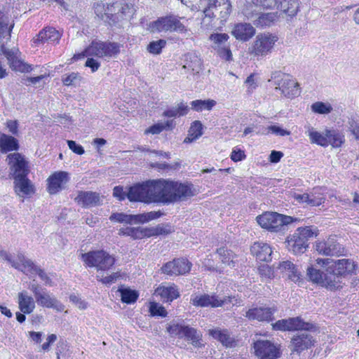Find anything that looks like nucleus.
Masks as SVG:
<instances>
[{"label": "nucleus", "instance_id": "nucleus-8", "mask_svg": "<svg viewBox=\"0 0 359 359\" xmlns=\"http://www.w3.org/2000/svg\"><path fill=\"white\" fill-rule=\"evenodd\" d=\"M269 82L276 86L275 89L281 91V94L288 98H292L299 95V84L289 74L276 71L271 74Z\"/></svg>", "mask_w": 359, "mask_h": 359}, {"label": "nucleus", "instance_id": "nucleus-16", "mask_svg": "<svg viewBox=\"0 0 359 359\" xmlns=\"http://www.w3.org/2000/svg\"><path fill=\"white\" fill-rule=\"evenodd\" d=\"M151 29L153 32L170 31L183 32L185 31V27L177 16L168 15L154 21L152 23Z\"/></svg>", "mask_w": 359, "mask_h": 359}, {"label": "nucleus", "instance_id": "nucleus-40", "mask_svg": "<svg viewBox=\"0 0 359 359\" xmlns=\"http://www.w3.org/2000/svg\"><path fill=\"white\" fill-rule=\"evenodd\" d=\"M348 131H349L354 138L359 140V115L351 114L348 116L346 123Z\"/></svg>", "mask_w": 359, "mask_h": 359}, {"label": "nucleus", "instance_id": "nucleus-64", "mask_svg": "<svg viewBox=\"0 0 359 359\" xmlns=\"http://www.w3.org/2000/svg\"><path fill=\"white\" fill-rule=\"evenodd\" d=\"M67 143L69 148L74 153L79 154V155H81V154H84L85 150H84L83 147L81 144H77L75 141L67 140Z\"/></svg>", "mask_w": 359, "mask_h": 359}, {"label": "nucleus", "instance_id": "nucleus-20", "mask_svg": "<svg viewBox=\"0 0 359 359\" xmlns=\"http://www.w3.org/2000/svg\"><path fill=\"white\" fill-rule=\"evenodd\" d=\"M277 41V37L271 34H261L256 37L252 46L251 53L257 56H263L268 54Z\"/></svg>", "mask_w": 359, "mask_h": 359}, {"label": "nucleus", "instance_id": "nucleus-44", "mask_svg": "<svg viewBox=\"0 0 359 359\" xmlns=\"http://www.w3.org/2000/svg\"><path fill=\"white\" fill-rule=\"evenodd\" d=\"M191 108L196 111H201L204 109L210 110L216 104L213 100H196L190 103Z\"/></svg>", "mask_w": 359, "mask_h": 359}, {"label": "nucleus", "instance_id": "nucleus-43", "mask_svg": "<svg viewBox=\"0 0 359 359\" xmlns=\"http://www.w3.org/2000/svg\"><path fill=\"white\" fill-rule=\"evenodd\" d=\"M326 135L327 146L331 144L334 147H339L344 142V135L334 130H326Z\"/></svg>", "mask_w": 359, "mask_h": 359}, {"label": "nucleus", "instance_id": "nucleus-52", "mask_svg": "<svg viewBox=\"0 0 359 359\" xmlns=\"http://www.w3.org/2000/svg\"><path fill=\"white\" fill-rule=\"evenodd\" d=\"M149 313L151 316L166 317L168 312L164 306L156 302H151L149 306Z\"/></svg>", "mask_w": 359, "mask_h": 359}, {"label": "nucleus", "instance_id": "nucleus-63", "mask_svg": "<svg viewBox=\"0 0 359 359\" xmlns=\"http://www.w3.org/2000/svg\"><path fill=\"white\" fill-rule=\"evenodd\" d=\"M268 130L269 132H271V133L278 136H286L290 134V131L276 125L269 126Z\"/></svg>", "mask_w": 359, "mask_h": 359}, {"label": "nucleus", "instance_id": "nucleus-47", "mask_svg": "<svg viewBox=\"0 0 359 359\" xmlns=\"http://www.w3.org/2000/svg\"><path fill=\"white\" fill-rule=\"evenodd\" d=\"M312 111L319 114H328L332 111V107L330 103L316 102L311 106Z\"/></svg>", "mask_w": 359, "mask_h": 359}, {"label": "nucleus", "instance_id": "nucleus-49", "mask_svg": "<svg viewBox=\"0 0 359 359\" xmlns=\"http://www.w3.org/2000/svg\"><path fill=\"white\" fill-rule=\"evenodd\" d=\"M217 252L222 263L229 266L232 265V266H234L233 262V255L231 250H228L224 248H220L217 250Z\"/></svg>", "mask_w": 359, "mask_h": 359}, {"label": "nucleus", "instance_id": "nucleus-55", "mask_svg": "<svg viewBox=\"0 0 359 359\" xmlns=\"http://www.w3.org/2000/svg\"><path fill=\"white\" fill-rule=\"evenodd\" d=\"M166 127H169V121H167L166 123H155L144 130V134H152L157 135L161 133Z\"/></svg>", "mask_w": 359, "mask_h": 359}, {"label": "nucleus", "instance_id": "nucleus-34", "mask_svg": "<svg viewBox=\"0 0 359 359\" xmlns=\"http://www.w3.org/2000/svg\"><path fill=\"white\" fill-rule=\"evenodd\" d=\"M253 22L257 27H270L277 20L278 16L276 12H269L265 13L252 15Z\"/></svg>", "mask_w": 359, "mask_h": 359}, {"label": "nucleus", "instance_id": "nucleus-3", "mask_svg": "<svg viewBox=\"0 0 359 359\" xmlns=\"http://www.w3.org/2000/svg\"><path fill=\"white\" fill-rule=\"evenodd\" d=\"M135 9L133 4L124 1H116L108 5L104 13V20L110 26L118 27L123 21L129 20L135 14Z\"/></svg>", "mask_w": 359, "mask_h": 359}, {"label": "nucleus", "instance_id": "nucleus-45", "mask_svg": "<svg viewBox=\"0 0 359 359\" xmlns=\"http://www.w3.org/2000/svg\"><path fill=\"white\" fill-rule=\"evenodd\" d=\"M308 135L310 138L311 142L317 144L322 147L327 146V137L326 135V133L325 135H322L320 133L314 130L312 128H309L308 130Z\"/></svg>", "mask_w": 359, "mask_h": 359}, {"label": "nucleus", "instance_id": "nucleus-61", "mask_svg": "<svg viewBox=\"0 0 359 359\" xmlns=\"http://www.w3.org/2000/svg\"><path fill=\"white\" fill-rule=\"evenodd\" d=\"M8 18L0 11V37H4L8 29Z\"/></svg>", "mask_w": 359, "mask_h": 359}, {"label": "nucleus", "instance_id": "nucleus-59", "mask_svg": "<svg viewBox=\"0 0 359 359\" xmlns=\"http://www.w3.org/2000/svg\"><path fill=\"white\" fill-rule=\"evenodd\" d=\"M156 236L168 235L172 231V226L169 224H161L155 226Z\"/></svg>", "mask_w": 359, "mask_h": 359}, {"label": "nucleus", "instance_id": "nucleus-17", "mask_svg": "<svg viewBox=\"0 0 359 359\" xmlns=\"http://www.w3.org/2000/svg\"><path fill=\"white\" fill-rule=\"evenodd\" d=\"M256 356L259 359H277L280 356L279 348L269 340H258L254 343Z\"/></svg>", "mask_w": 359, "mask_h": 359}, {"label": "nucleus", "instance_id": "nucleus-7", "mask_svg": "<svg viewBox=\"0 0 359 359\" xmlns=\"http://www.w3.org/2000/svg\"><path fill=\"white\" fill-rule=\"evenodd\" d=\"M81 259L88 266L95 267L98 273L109 270L115 264V259L104 250L81 254Z\"/></svg>", "mask_w": 359, "mask_h": 359}, {"label": "nucleus", "instance_id": "nucleus-60", "mask_svg": "<svg viewBox=\"0 0 359 359\" xmlns=\"http://www.w3.org/2000/svg\"><path fill=\"white\" fill-rule=\"evenodd\" d=\"M258 272L262 277L266 278L271 279L273 277V271L267 264L261 265L258 268Z\"/></svg>", "mask_w": 359, "mask_h": 359}, {"label": "nucleus", "instance_id": "nucleus-51", "mask_svg": "<svg viewBox=\"0 0 359 359\" xmlns=\"http://www.w3.org/2000/svg\"><path fill=\"white\" fill-rule=\"evenodd\" d=\"M166 41L164 39L154 41L147 46V50L152 54L158 55L161 53L162 49L165 46Z\"/></svg>", "mask_w": 359, "mask_h": 359}, {"label": "nucleus", "instance_id": "nucleus-54", "mask_svg": "<svg viewBox=\"0 0 359 359\" xmlns=\"http://www.w3.org/2000/svg\"><path fill=\"white\" fill-rule=\"evenodd\" d=\"M118 235L130 236L133 239H140V226L121 228L118 230Z\"/></svg>", "mask_w": 359, "mask_h": 359}, {"label": "nucleus", "instance_id": "nucleus-39", "mask_svg": "<svg viewBox=\"0 0 359 359\" xmlns=\"http://www.w3.org/2000/svg\"><path fill=\"white\" fill-rule=\"evenodd\" d=\"M109 219L111 222H116L119 223H126V224H138V217L137 215H128L123 212H114L112 213Z\"/></svg>", "mask_w": 359, "mask_h": 359}, {"label": "nucleus", "instance_id": "nucleus-48", "mask_svg": "<svg viewBox=\"0 0 359 359\" xmlns=\"http://www.w3.org/2000/svg\"><path fill=\"white\" fill-rule=\"evenodd\" d=\"M10 68L15 72H30L32 70L31 65L24 62L23 61L16 58L9 64Z\"/></svg>", "mask_w": 359, "mask_h": 359}, {"label": "nucleus", "instance_id": "nucleus-38", "mask_svg": "<svg viewBox=\"0 0 359 359\" xmlns=\"http://www.w3.org/2000/svg\"><path fill=\"white\" fill-rule=\"evenodd\" d=\"M184 65L183 67L198 72L201 70V60L195 53H188L184 55Z\"/></svg>", "mask_w": 359, "mask_h": 359}, {"label": "nucleus", "instance_id": "nucleus-10", "mask_svg": "<svg viewBox=\"0 0 359 359\" xmlns=\"http://www.w3.org/2000/svg\"><path fill=\"white\" fill-rule=\"evenodd\" d=\"M313 234L309 226L298 228L292 235L287 237V248L294 255L303 254L309 247L308 241Z\"/></svg>", "mask_w": 359, "mask_h": 359}, {"label": "nucleus", "instance_id": "nucleus-19", "mask_svg": "<svg viewBox=\"0 0 359 359\" xmlns=\"http://www.w3.org/2000/svg\"><path fill=\"white\" fill-rule=\"evenodd\" d=\"M272 327L273 330L280 331H292L299 328L312 330L314 328L313 325L304 322L299 317L279 320L272 324Z\"/></svg>", "mask_w": 359, "mask_h": 359}, {"label": "nucleus", "instance_id": "nucleus-50", "mask_svg": "<svg viewBox=\"0 0 359 359\" xmlns=\"http://www.w3.org/2000/svg\"><path fill=\"white\" fill-rule=\"evenodd\" d=\"M163 215H164V212H161V210L151 211L147 213L139 214L137 215L138 224L148 222L151 220L159 218Z\"/></svg>", "mask_w": 359, "mask_h": 359}, {"label": "nucleus", "instance_id": "nucleus-23", "mask_svg": "<svg viewBox=\"0 0 359 359\" xmlns=\"http://www.w3.org/2000/svg\"><path fill=\"white\" fill-rule=\"evenodd\" d=\"M15 194L19 196H29L34 193L35 189L28 175L12 178Z\"/></svg>", "mask_w": 359, "mask_h": 359}, {"label": "nucleus", "instance_id": "nucleus-30", "mask_svg": "<svg viewBox=\"0 0 359 359\" xmlns=\"http://www.w3.org/2000/svg\"><path fill=\"white\" fill-rule=\"evenodd\" d=\"M75 201L81 204L83 207L97 206L101 204L102 200L100 194L93 191H80Z\"/></svg>", "mask_w": 359, "mask_h": 359}, {"label": "nucleus", "instance_id": "nucleus-12", "mask_svg": "<svg viewBox=\"0 0 359 359\" xmlns=\"http://www.w3.org/2000/svg\"><path fill=\"white\" fill-rule=\"evenodd\" d=\"M6 161L9 168L8 177L10 179L29 175L30 172L29 162L21 154L18 152L9 154L7 156Z\"/></svg>", "mask_w": 359, "mask_h": 359}, {"label": "nucleus", "instance_id": "nucleus-27", "mask_svg": "<svg viewBox=\"0 0 359 359\" xmlns=\"http://www.w3.org/2000/svg\"><path fill=\"white\" fill-rule=\"evenodd\" d=\"M326 266V272L324 273L323 286L331 290L341 287V278L330 264H321Z\"/></svg>", "mask_w": 359, "mask_h": 359}, {"label": "nucleus", "instance_id": "nucleus-42", "mask_svg": "<svg viewBox=\"0 0 359 359\" xmlns=\"http://www.w3.org/2000/svg\"><path fill=\"white\" fill-rule=\"evenodd\" d=\"M118 292L121 294L122 302L127 304H134L139 297L138 292L130 288H119Z\"/></svg>", "mask_w": 359, "mask_h": 359}, {"label": "nucleus", "instance_id": "nucleus-6", "mask_svg": "<svg viewBox=\"0 0 359 359\" xmlns=\"http://www.w3.org/2000/svg\"><path fill=\"white\" fill-rule=\"evenodd\" d=\"M121 45L109 41L93 40L84 50L83 56H94L100 58H113L120 53Z\"/></svg>", "mask_w": 359, "mask_h": 359}, {"label": "nucleus", "instance_id": "nucleus-41", "mask_svg": "<svg viewBox=\"0 0 359 359\" xmlns=\"http://www.w3.org/2000/svg\"><path fill=\"white\" fill-rule=\"evenodd\" d=\"M203 125L199 121H195L191 126L189 130V135L187 137L184 142L190 143L198 139L203 134Z\"/></svg>", "mask_w": 359, "mask_h": 359}, {"label": "nucleus", "instance_id": "nucleus-32", "mask_svg": "<svg viewBox=\"0 0 359 359\" xmlns=\"http://www.w3.org/2000/svg\"><path fill=\"white\" fill-rule=\"evenodd\" d=\"M209 334L215 339L219 341L224 346L232 347L235 343L234 339L227 330L215 328L209 330Z\"/></svg>", "mask_w": 359, "mask_h": 359}, {"label": "nucleus", "instance_id": "nucleus-25", "mask_svg": "<svg viewBox=\"0 0 359 359\" xmlns=\"http://www.w3.org/2000/svg\"><path fill=\"white\" fill-rule=\"evenodd\" d=\"M62 34L54 27H45L34 38V43H57Z\"/></svg>", "mask_w": 359, "mask_h": 359}, {"label": "nucleus", "instance_id": "nucleus-14", "mask_svg": "<svg viewBox=\"0 0 359 359\" xmlns=\"http://www.w3.org/2000/svg\"><path fill=\"white\" fill-rule=\"evenodd\" d=\"M316 251L325 256L339 257L344 255V248L337 239L336 236H330L327 239L316 243Z\"/></svg>", "mask_w": 359, "mask_h": 359}, {"label": "nucleus", "instance_id": "nucleus-53", "mask_svg": "<svg viewBox=\"0 0 359 359\" xmlns=\"http://www.w3.org/2000/svg\"><path fill=\"white\" fill-rule=\"evenodd\" d=\"M121 276L119 272L112 273L111 275L108 276H104V273H100L96 276V278L98 281H100L104 285H111L115 283L117 279Z\"/></svg>", "mask_w": 359, "mask_h": 359}, {"label": "nucleus", "instance_id": "nucleus-37", "mask_svg": "<svg viewBox=\"0 0 359 359\" xmlns=\"http://www.w3.org/2000/svg\"><path fill=\"white\" fill-rule=\"evenodd\" d=\"M261 6L266 8L280 9L285 13H288L290 15H295L297 12V10L290 11L287 7V2L286 0H258Z\"/></svg>", "mask_w": 359, "mask_h": 359}, {"label": "nucleus", "instance_id": "nucleus-58", "mask_svg": "<svg viewBox=\"0 0 359 359\" xmlns=\"http://www.w3.org/2000/svg\"><path fill=\"white\" fill-rule=\"evenodd\" d=\"M1 51L5 55L6 59L8 60V64L10 62H11L12 61H14L16 58H18V57H17V54L18 52V48H13L11 49H8V48H6L4 45H2L1 46Z\"/></svg>", "mask_w": 359, "mask_h": 359}, {"label": "nucleus", "instance_id": "nucleus-56", "mask_svg": "<svg viewBox=\"0 0 359 359\" xmlns=\"http://www.w3.org/2000/svg\"><path fill=\"white\" fill-rule=\"evenodd\" d=\"M309 197L310 198L309 199L308 205L311 207L319 206L323 203L325 200L321 194L316 195V193L314 192L309 194Z\"/></svg>", "mask_w": 359, "mask_h": 359}, {"label": "nucleus", "instance_id": "nucleus-13", "mask_svg": "<svg viewBox=\"0 0 359 359\" xmlns=\"http://www.w3.org/2000/svg\"><path fill=\"white\" fill-rule=\"evenodd\" d=\"M296 330L297 332L293 336L291 340V355H294V353L297 355L299 354L303 351L311 348L314 343L313 336L309 333V331L311 330L299 328Z\"/></svg>", "mask_w": 359, "mask_h": 359}, {"label": "nucleus", "instance_id": "nucleus-1", "mask_svg": "<svg viewBox=\"0 0 359 359\" xmlns=\"http://www.w3.org/2000/svg\"><path fill=\"white\" fill-rule=\"evenodd\" d=\"M158 190L160 191L161 203L164 205L181 201L196 194L193 184L165 179H159Z\"/></svg>", "mask_w": 359, "mask_h": 359}, {"label": "nucleus", "instance_id": "nucleus-62", "mask_svg": "<svg viewBox=\"0 0 359 359\" xmlns=\"http://www.w3.org/2000/svg\"><path fill=\"white\" fill-rule=\"evenodd\" d=\"M151 236H156L155 226L149 228H144L140 226V239L144 238L145 237L149 238Z\"/></svg>", "mask_w": 359, "mask_h": 359}, {"label": "nucleus", "instance_id": "nucleus-9", "mask_svg": "<svg viewBox=\"0 0 359 359\" xmlns=\"http://www.w3.org/2000/svg\"><path fill=\"white\" fill-rule=\"evenodd\" d=\"M203 10L205 18L220 19L221 22H225L230 15L232 6L229 0H208L204 1Z\"/></svg>", "mask_w": 359, "mask_h": 359}, {"label": "nucleus", "instance_id": "nucleus-22", "mask_svg": "<svg viewBox=\"0 0 359 359\" xmlns=\"http://www.w3.org/2000/svg\"><path fill=\"white\" fill-rule=\"evenodd\" d=\"M69 177L67 172L60 171L53 173L48 179V191L55 194L65 189V185L69 182Z\"/></svg>", "mask_w": 359, "mask_h": 359}, {"label": "nucleus", "instance_id": "nucleus-2", "mask_svg": "<svg viewBox=\"0 0 359 359\" xmlns=\"http://www.w3.org/2000/svg\"><path fill=\"white\" fill-rule=\"evenodd\" d=\"M158 186L159 179L136 184L129 188L127 198L130 201L161 203L159 200L161 197L160 191L158 190Z\"/></svg>", "mask_w": 359, "mask_h": 359}, {"label": "nucleus", "instance_id": "nucleus-57", "mask_svg": "<svg viewBox=\"0 0 359 359\" xmlns=\"http://www.w3.org/2000/svg\"><path fill=\"white\" fill-rule=\"evenodd\" d=\"M180 163H175L174 164H169L167 163H151L150 167L152 168H156L158 170H176L180 167Z\"/></svg>", "mask_w": 359, "mask_h": 359}, {"label": "nucleus", "instance_id": "nucleus-26", "mask_svg": "<svg viewBox=\"0 0 359 359\" xmlns=\"http://www.w3.org/2000/svg\"><path fill=\"white\" fill-rule=\"evenodd\" d=\"M35 299L38 305L43 307L51 308L57 311H61L64 309V306L46 288L38 294Z\"/></svg>", "mask_w": 359, "mask_h": 359}, {"label": "nucleus", "instance_id": "nucleus-21", "mask_svg": "<svg viewBox=\"0 0 359 359\" xmlns=\"http://www.w3.org/2000/svg\"><path fill=\"white\" fill-rule=\"evenodd\" d=\"M276 311L275 307H253L247 310L244 316L250 320L269 322L274 319L273 314Z\"/></svg>", "mask_w": 359, "mask_h": 359}, {"label": "nucleus", "instance_id": "nucleus-24", "mask_svg": "<svg viewBox=\"0 0 359 359\" xmlns=\"http://www.w3.org/2000/svg\"><path fill=\"white\" fill-rule=\"evenodd\" d=\"M191 303L197 307H208L217 308L222 306L224 302L219 299L216 295H209L204 294L201 295L191 296Z\"/></svg>", "mask_w": 359, "mask_h": 359}, {"label": "nucleus", "instance_id": "nucleus-46", "mask_svg": "<svg viewBox=\"0 0 359 359\" xmlns=\"http://www.w3.org/2000/svg\"><path fill=\"white\" fill-rule=\"evenodd\" d=\"M306 275L311 281L323 286L324 272L311 266L307 268Z\"/></svg>", "mask_w": 359, "mask_h": 359}, {"label": "nucleus", "instance_id": "nucleus-29", "mask_svg": "<svg viewBox=\"0 0 359 359\" xmlns=\"http://www.w3.org/2000/svg\"><path fill=\"white\" fill-rule=\"evenodd\" d=\"M277 269L280 272H287L288 278L293 282L300 285L303 282L302 276L298 266L294 264L292 262L287 260L280 262Z\"/></svg>", "mask_w": 359, "mask_h": 359}, {"label": "nucleus", "instance_id": "nucleus-36", "mask_svg": "<svg viewBox=\"0 0 359 359\" xmlns=\"http://www.w3.org/2000/svg\"><path fill=\"white\" fill-rule=\"evenodd\" d=\"M19 147L18 140L15 137L4 133L0 134V149L2 153L18 151Z\"/></svg>", "mask_w": 359, "mask_h": 359}, {"label": "nucleus", "instance_id": "nucleus-33", "mask_svg": "<svg viewBox=\"0 0 359 359\" xmlns=\"http://www.w3.org/2000/svg\"><path fill=\"white\" fill-rule=\"evenodd\" d=\"M156 292L165 302H171L180 297V292L174 284L168 286H159Z\"/></svg>", "mask_w": 359, "mask_h": 359}, {"label": "nucleus", "instance_id": "nucleus-18", "mask_svg": "<svg viewBox=\"0 0 359 359\" xmlns=\"http://www.w3.org/2000/svg\"><path fill=\"white\" fill-rule=\"evenodd\" d=\"M317 263L318 264H330L333 266V269L335 271L342 279L346 275L352 273L355 269V263L348 259H318Z\"/></svg>", "mask_w": 359, "mask_h": 359}, {"label": "nucleus", "instance_id": "nucleus-28", "mask_svg": "<svg viewBox=\"0 0 359 359\" xmlns=\"http://www.w3.org/2000/svg\"><path fill=\"white\" fill-rule=\"evenodd\" d=\"M250 252L257 259L261 262L271 260L272 250L270 245L262 242H255L250 248Z\"/></svg>", "mask_w": 359, "mask_h": 359}, {"label": "nucleus", "instance_id": "nucleus-15", "mask_svg": "<svg viewBox=\"0 0 359 359\" xmlns=\"http://www.w3.org/2000/svg\"><path fill=\"white\" fill-rule=\"evenodd\" d=\"M192 264L187 259L176 258L165 263L161 268V273L168 276H180L188 273Z\"/></svg>", "mask_w": 359, "mask_h": 359}, {"label": "nucleus", "instance_id": "nucleus-35", "mask_svg": "<svg viewBox=\"0 0 359 359\" xmlns=\"http://www.w3.org/2000/svg\"><path fill=\"white\" fill-rule=\"evenodd\" d=\"M18 305L20 311L27 314L31 313L35 309L34 299L27 294V291L18 293Z\"/></svg>", "mask_w": 359, "mask_h": 359}, {"label": "nucleus", "instance_id": "nucleus-5", "mask_svg": "<svg viewBox=\"0 0 359 359\" xmlns=\"http://www.w3.org/2000/svg\"><path fill=\"white\" fill-rule=\"evenodd\" d=\"M256 220L259 225L271 232H284L287 224H291L294 219L290 216L279 214L276 212H265L258 215Z\"/></svg>", "mask_w": 359, "mask_h": 359}, {"label": "nucleus", "instance_id": "nucleus-4", "mask_svg": "<svg viewBox=\"0 0 359 359\" xmlns=\"http://www.w3.org/2000/svg\"><path fill=\"white\" fill-rule=\"evenodd\" d=\"M0 258L7 261L13 268L23 271L24 269H27L31 273H36L39 278L45 283L46 285L51 286L52 280L48 274L40 267L35 265V264L22 253L18 254V261L13 259L11 254L5 250H0Z\"/></svg>", "mask_w": 359, "mask_h": 359}, {"label": "nucleus", "instance_id": "nucleus-31", "mask_svg": "<svg viewBox=\"0 0 359 359\" xmlns=\"http://www.w3.org/2000/svg\"><path fill=\"white\" fill-rule=\"evenodd\" d=\"M255 33L254 27L249 23L235 25L231 34L238 40L246 41L252 38Z\"/></svg>", "mask_w": 359, "mask_h": 359}, {"label": "nucleus", "instance_id": "nucleus-11", "mask_svg": "<svg viewBox=\"0 0 359 359\" xmlns=\"http://www.w3.org/2000/svg\"><path fill=\"white\" fill-rule=\"evenodd\" d=\"M167 331L171 336H175L180 339L184 338L187 341H191V344L195 347H202L204 346L201 342L202 338L201 332L189 325L180 323L170 325L167 327Z\"/></svg>", "mask_w": 359, "mask_h": 359}]
</instances>
